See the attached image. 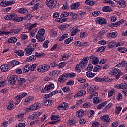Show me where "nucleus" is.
<instances>
[{
    "label": "nucleus",
    "instance_id": "obj_11",
    "mask_svg": "<svg viewBox=\"0 0 127 127\" xmlns=\"http://www.w3.org/2000/svg\"><path fill=\"white\" fill-rule=\"evenodd\" d=\"M67 79H68V74L64 73L59 76L58 81L60 82V83H63L65 82Z\"/></svg>",
    "mask_w": 127,
    "mask_h": 127
},
{
    "label": "nucleus",
    "instance_id": "obj_10",
    "mask_svg": "<svg viewBox=\"0 0 127 127\" xmlns=\"http://www.w3.org/2000/svg\"><path fill=\"white\" fill-rule=\"evenodd\" d=\"M68 107H69V104L67 103H64L60 104L57 107V110H68Z\"/></svg>",
    "mask_w": 127,
    "mask_h": 127
},
{
    "label": "nucleus",
    "instance_id": "obj_56",
    "mask_svg": "<svg viewBox=\"0 0 127 127\" xmlns=\"http://www.w3.org/2000/svg\"><path fill=\"white\" fill-rule=\"evenodd\" d=\"M93 66L92 65V64H90L86 68V71H92V70H93Z\"/></svg>",
    "mask_w": 127,
    "mask_h": 127
},
{
    "label": "nucleus",
    "instance_id": "obj_5",
    "mask_svg": "<svg viewBox=\"0 0 127 127\" xmlns=\"http://www.w3.org/2000/svg\"><path fill=\"white\" fill-rule=\"evenodd\" d=\"M88 61H89V57H84L82 60V62H80L79 64V66H80L82 69H84L87 64H88Z\"/></svg>",
    "mask_w": 127,
    "mask_h": 127
},
{
    "label": "nucleus",
    "instance_id": "obj_32",
    "mask_svg": "<svg viewBox=\"0 0 127 127\" xmlns=\"http://www.w3.org/2000/svg\"><path fill=\"white\" fill-rule=\"evenodd\" d=\"M9 64H12L13 67H15V66H17V65H19L20 64V62L18 61H16L15 60H13L11 62L9 63Z\"/></svg>",
    "mask_w": 127,
    "mask_h": 127
},
{
    "label": "nucleus",
    "instance_id": "obj_63",
    "mask_svg": "<svg viewBox=\"0 0 127 127\" xmlns=\"http://www.w3.org/2000/svg\"><path fill=\"white\" fill-rule=\"evenodd\" d=\"M121 64L122 65V67H125L127 65V63L126 61H123L121 62Z\"/></svg>",
    "mask_w": 127,
    "mask_h": 127
},
{
    "label": "nucleus",
    "instance_id": "obj_20",
    "mask_svg": "<svg viewBox=\"0 0 127 127\" xmlns=\"http://www.w3.org/2000/svg\"><path fill=\"white\" fill-rule=\"evenodd\" d=\"M14 52L17 54V55H18V56L21 57L24 55V51L21 50H16L14 51Z\"/></svg>",
    "mask_w": 127,
    "mask_h": 127
},
{
    "label": "nucleus",
    "instance_id": "obj_25",
    "mask_svg": "<svg viewBox=\"0 0 127 127\" xmlns=\"http://www.w3.org/2000/svg\"><path fill=\"white\" fill-rule=\"evenodd\" d=\"M30 71V66L29 64L26 65L25 67L23 68V73H28Z\"/></svg>",
    "mask_w": 127,
    "mask_h": 127
},
{
    "label": "nucleus",
    "instance_id": "obj_33",
    "mask_svg": "<svg viewBox=\"0 0 127 127\" xmlns=\"http://www.w3.org/2000/svg\"><path fill=\"white\" fill-rule=\"evenodd\" d=\"M31 17H32V15L29 14V15H27L25 17H19V18H21V19H22L21 21H22V20H25V19H28L27 18H29V19H30Z\"/></svg>",
    "mask_w": 127,
    "mask_h": 127
},
{
    "label": "nucleus",
    "instance_id": "obj_17",
    "mask_svg": "<svg viewBox=\"0 0 127 127\" xmlns=\"http://www.w3.org/2000/svg\"><path fill=\"white\" fill-rule=\"evenodd\" d=\"M22 30L21 28H18L17 29H12L11 30L10 33L12 35H14V34H17L18 32H20Z\"/></svg>",
    "mask_w": 127,
    "mask_h": 127
},
{
    "label": "nucleus",
    "instance_id": "obj_45",
    "mask_svg": "<svg viewBox=\"0 0 127 127\" xmlns=\"http://www.w3.org/2000/svg\"><path fill=\"white\" fill-rule=\"evenodd\" d=\"M101 13H102V12L100 11H95L92 13V15L95 17H97V16H99Z\"/></svg>",
    "mask_w": 127,
    "mask_h": 127
},
{
    "label": "nucleus",
    "instance_id": "obj_12",
    "mask_svg": "<svg viewBox=\"0 0 127 127\" xmlns=\"http://www.w3.org/2000/svg\"><path fill=\"white\" fill-rule=\"evenodd\" d=\"M106 20H106V19H105V18L98 17V18H97V19L96 20V23H98L99 24H100L101 25H102V24L105 25V24H107V23H108V22H107Z\"/></svg>",
    "mask_w": 127,
    "mask_h": 127
},
{
    "label": "nucleus",
    "instance_id": "obj_28",
    "mask_svg": "<svg viewBox=\"0 0 127 127\" xmlns=\"http://www.w3.org/2000/svg\"><path fill=\"white\" fill-rule=\"evenodd\" d=\"M16 41H17V39L14 37H11L8 40V42L9 43H15Z\"/></svg>",
    "mask_w": 127,
    "mask_h": 127
},
{
    "label": "nucleus",
    "instance_id": "obj_9",
    "mask_svg": "<svg viewBox=\"0 0 127 127\" xmlns=\"http://www.w3.org/2000/svg\"><path fill=\"white\" fill-rule=\"evenodd\" d=\"M40 107V104L38 103H35L29 107L28 108L26 109V111L27 112H28V111H34L35 110H37V109H39Z\"/></svg>",
    "mask_w": 127,
    "mask_h": 127
},
{
    "label": "nucleus",
    "instance_id": "obj_44",
    "mask_svg": "<svg viewBox=\"0 0 127 127\" xmlns=\"http://www.w3.org/2000/svg\"><path fill=\"white\" fill-rule=\"evenodd\" d=\"M59 117H60L59 115H52L51 116V120L52 121H56L59 119Z\"/></svg>",
    "mask_w": 127,
    "mask_h": 127
},
{
    "label": "nucleus",
    "instance_id": "obj_41",
    "mask_svg": "<svg viewBox=\"0 0 127 127\" xmlns=\"http://www.w3.org/2000/svg\"><path fill=\"white\" fill-rule=\"evenodd\" d=\"M33 100H34V98L33 97L29 96L25 99V102H26L27 103H30V102L33 101Z\"/></svg>",
    "mask_w": 127,
    "mask_h": 127
},
{
    "label": "nucleus",
    "instance_id": "obj_26",
    "mask_svg": "<svg viewBox=\"0 0 127 127\" xmlns=\"http://www.w3.org/2000/svg\"><path fill=\"white\" fill-rule=\"evenodd\" d=\"M76 124H77V122H76V121L74 120H70L67 122L68 126H70L71 127L73 126H75Z\"/></svg>",
    "mask_w": 127,
    "mask_h": 127
},
{
    "label": "nucleus",
    "instance_id": "obj_60",
    "mask_svg": "<svg viewBox=\"0 0 127 127\" xmlns=\"http://www.w3.org/2000/svg\"><path fill=\"white\" fill-rule=\"evenodd\" d=\"M93 103L98 104V103H100V100H99V98H98V97H94L93 99Z\"/></svg>",
    "mask_w": 127,
    "mask_h": 127
},
{
    "label": "nucleus",
    "instance_id": "obj_42",
    "mask_svg": "<svg viewBox=\"0 0 127 127\" xmlns=\"http://www.w3.org/2000/svg\"><path fill=\"white\" fill-rule=\"evenodd\" d=\"M122 23H124V20H121L120 21H119L117 22L113 23V24L115 26V27H117V26H119V25H121Z\"/></svg>",
    "mask_w": 127,
    "mask_h": 127
},
{
    "label": "nucleus",
    "instance_id": "obj_2",
    "mask_svg": "<svg viewBox=\"0 0 127 127\" xmlns=\"http://www.w3.org/2000/svg\"><path fill=\"white\" fill-rule=\"evenodd\" d=\"M44 33H45V30L44 29H40L36 35V39L38 40L39 42H42L45 40V37L44 36Z\"/></svg>",
    "mask_w": 127,
    "mask_h": 127
},
{
    "label": "nucleus",
    "instance_id": "obj_31",
    "mask_svg": "<svg viewBox=\"0 0 127 127\" xmlns=\"http://www.w3.org/2000/svg\"><path fill=\"white\" fill-rule=\"evenodd\" d=\"M69 16V12H64L61 13L60 17L61 18V19H62L63 17H67Z\"/></svg>",
    "mask_w": 127,
    "mask_h": 127
},
{
    "label": "nucleus",
    "instance_id": "obj_13",
    "mask_svg": "<svg viewBox=\"0 0 127 127\" xmlns=\"http://www.w3.org/2000/svg\"><path fill=\"white\" fill-rule=\"evenodd\" d=\"M54 84L52 83H51L49 85L45 86L44 88L45 92H48L50 91V90L54 89Z\"/></svg>",
    "mask_w": 127,
    "mask_h": 127
},
{
    "label": "nucleus",
    "instance_id": "obj_55",
    "mask_svg": "<svg viewBox=\"0 0 127 127\" xmlns=\"http://www.w3.org/2000/svg\"><path fill=\"white\" fill-rule=\"evenodd\" d=\"M48 43H49V41L46 40L43 43V47L44 48H47L48 47Z\"/></svg>",
    "mask_w": 127,
    "mask_h": 127
},
{
    "label": "nucleus",
    "instance_id": "obj_22",
    "mask_svg": "<svg viewBox=\"0 0 127 127\" xmlns=\"http://www.w3.org/2000/svg\"><path fill=\"white\" fill-rule=\"evenodd\" d=\"M91 62L94 65H97L99 63V59L98 57H94L92 58Z\"/></svg>",
    "mask_w": 127,
    "mask_h": 127
},
{
    "label": "nucleus",
    "instance_id": "obj_49",
    "mask_svg": "<svg viewBox=\"0 0 127 127\" xmlns=\"http://www.w3.org/2000/svg\"><path fill=\"white\" fill-rule=\"evenodd\" d=\"M120 86H121V89H122L123 90H127V83H121Z\"/></svg>",
    "mask_w": 127,
    "mask_h": 127
},
{
    "label": "nucleus",
    "instance_id": "obj_43",
    "mask_svg": "<svg viewBox=\"0 0 127 127\" xmlns=\"http://www.w3.org/2000/svg\"><path fill=\"white\" fill-rule=\"evenodd\" d=\"M116 45L115 42H112L108 43V48H114V47Z\"/></svg>",
    "mask_w": 127,
    "mask_h": 127
},
{
    "label": "nucleus",
    "instance_id": "obj_58",
    "mask_svg": "<svg viewBox=\"0 0 127 127\" xmlns=\"http://www.w3.org/2000/svg\"><path fill=\"white\" fill-rule=\"evenodd\" d=\"M8 110H13L14 109V105L13 104H10L7 107Z\"/></svg>",
    "mask_w": 127,
    "mask_h": 127
},
{
    "label": "nucleus",
    "instance_id": "obj_18",
    "mask_svg": "<svg viewBox=\"0 0 127 127\" xmlns=\"http://www.w3.org/2000/svg\"><path fill=\"white\" fill-rule=\"evenodd\" d=\"M18 12H19V13H21V14H27V13H28V10H27V9H26L24 8H20L18 10Z\"/></svg>",
    "mask_w": 127,
    "mask_h": 127
},
{
    "label": "nucleus",
    "instance_id": "obj_6",
    "mask_svg": "<svg viewBox=\"0 0 127 127\" xmlns=\"http://www.w3.org/2000/svg\"><path fill=\"white\" fill-rule=\"evenodd\" d=\"M15 3V1L12 0L9 1H4L2 0H0V5L3 7H5L6 6H9V5H12Z\"/></svg>",
    "mask_w": 127,
    "mask_h": 127
},
{
    "label": "nucleus",
    "instance_id": "obj_29",
    "mask_svg": "<svg viewBox=\"0 0 127 127\" xmlns=\"http://www.w3.org/2000/svg\"><path fill=\"white\" fill-rule=\"evenodd\" d=\"M107 103H108V102L104 101L102 103L97 105V108L98 110H100V109H102V108H104V107H105V106H106V105H107Z\"/></svg>",
    "mask_w": 127,
    "mask_h": 127
},
{
    "label": "nucleus",
    "instance_id": "obj_64",
    "mask_svg": "<svg viewBox=\"0 0 127 127\" xmlns=\"http://www.w3.org/2000/svg\"><path fill=\"white\" fill-rule=\"evenodd\" d=\"M21 39H22V40H25V39H27V35H26V34H22L21 35Z\"/></svg>",
    "mask_w": 127,
    "mask_h": 127
},
{
    "label": "nucleus",
    "instance_id": "obj_4",
    "mask_svg": "<svg viewBox=\"0 0 127 127\" xmlns=\"http://www.w3.org/2000/svg\"><path fill=\"white\" fill-rule=\"evenodd\" d=\"M35 47H36L35 44H30L25 49L26 55H30V54L34 51V48H35Z\"/></svg>",
    "mask_w": 127,
    "mask_h": 127
},
{
    "label": "nucleus",
    "instance_id": "obj_53",
    "mask_svg": "<svg viewBox=\"0 0 127 127\" xmlns=\"http://www.w3.org/2000/svg\"><path fill=\"white\" fill-rule=\"evenodd\" d=\"M58 68H63V67H65V62H63L59 64L58 65Z\"/></svg>",
    "mask_w": 127,
    "mask_h": 127
},
{
    "label": "nucleus",
    "instance_id": "obj_46",
    "mask_svg": "<svg viewBox=\"0 0 127 127\" xmlns=\"http://www.w3.org/2000/svg\"><path fill=\"white\" fill-rule=\"evenodd\" d=\"M51 103H52V101L51 100L47 99L44 101V104L45 106H50L51 105Z\"/></svg>",
    "mask_w": 127,
    "mask_h": 127
},
{
    "label": "nucleus",
    "instance_id": "obj_57",
    "mask_svg": "<svg viewBox=\"0 0 127 127\" xmlns=\"http://www.w3.org/2000/svg\"><path fill=\"white\" fill-rule=\"evenodd\" d=\"M75 70L77 73H80L81 68H80V64H77L76 67L75 68Z\"/></svg>",
    "mask_w": 127,
    "mask_h": 127
},
{
    "label": "nucleus",
    "instance_id": "obj_3",
    "mask_svg": "<svg viewBox=\"0 0 127 127\" xmlns=\"http://www.w3.org/2000/svg\"><path fill=\"white\" fill-rule=\"evenodd\" d=\"M46 4L49 8L53 9L56 7L57 4V1L56 0H46Z\"/></svg>",
    "mask_w": 127,
    "mask_h": 127
},
{
    "label": "nucleus",
    "instance_id": "obj_54",
    "mask_svg": "<svg viewBox=\"0 0 127 127\" xmlns=\"http://www.w3.org/2000/svg\"><path fill=\"white\" fill-rule=\"evenodd\" d=\"M69 58V56L68 54H64L63 55L62 58V60H66Z\"/></svg>",
    "mask_w": 127,
    "mask_h": 127
},
{
    "label": "nucleus",
    "instance_id": "obj_37",
    "mask_svg": "<svg viewBox=\"0 0 127 127\" xmlns=\"http://www.w3.org/2000/svg\"><path fill=\"white\" fill-rule=\"evenodd\" d=\"M107 46H101L99 47L96 51V52H104V50L106 49Z\"/></svg>",
    "mask_w": 127,
    "mask_h": 127
},
{
    "label": "nucleus",
    "instance_id": "obj_48",
    "mask_svg": "<svg viewBox=\"0 0 127 127\" xmlns=\"http://www.w3.org/2000/svg\"><path fill=\"white\" fill-rule=\"evenodd\" d=\"M120 72V69L118 68H115L111 71V74H113V75H116V74H118V73Z\"/></svg>",
    "mask_w": 127,
    "mask_h": 127
},
{
    "label": "nucleus",
    "instance_id": "obj_50",
    "mask_svg": "<svg viewBox=\"0 0 127 127\" xmlns=\"http://www.w3.org/2000/svg\"><path fill=\"white\" fill-rule=\"evenodd\" d=\"M122 110V107L119 106V107H116L115 109V113L116 114H117L119 115L120 114V112Z\"/></svg>",
    "mask_w": 127,
    "mask_h": 127
},
{
    "label": "nucleus",
    "instance_id": "obj_1",
    "mask_svg": "<svg viewBox=\"0 0 127 127\" xmlns=\"http://www.w3.org/2000/svg\"><path fill=\"white\" fill-rule=\"evenodd\" d=\"M4 19L5 20H13V21H15V22H20L22 20L21 18H19V17L17 16V14L15 13L7 15L5 16Z\"/></svg>",
    "mask_w": 127,
    "mask_h": 127
},
{
    "label": "nucleus",
    "instance_id": "obj_34",
    "mask_svg": "<svg viewBox=\"0 0 127 127\" xmlns=\"http://www.w3.org/2000/svg\"><path fill=\"white\" fill-rule=\"evenodd\" d=\"M67 37H69V34H64L60 38V39H59V41H62V40H64L65 38H67Z\"/></svg>",
    "mask_w": 127,
    "mask_h": 127
},
{
    "label": "nucleus",
    "instance_id": "obj_21",
    "mask_svg": "<svg viewBox=\"0 0 127 127\" xmlns=\"http://www.w3.org/2000/svg\"><path fill=\"white\" fill-rule=\"evenodd\" d=\"M116 2L121 6H123V7L126 6V2L124 0H116Z\"/></svg>",
    "mask_w": 127,
    "mask_h": 127
},
{
    "label": "nucleus",
    "instance_id": "obj_8",
    "mask_svg": "<svg viewBox=\"0 0 127 127\" xmlns=\"http://www.w3.org/2000/svg\"><path fill=\"white\" fill-rule=\"evenodd\" d=\"M26 82V80L24 78H20L18 80L17 85L16 86V88H20V89H22L24 87V83Z\"/></svg>",
    "mask_w": 127,
    "mask_h": 127
},
{
    "label": "nucleus",
    "instance_id": "obj_27",
    "mask_svg": "<svg viewBox=\"0 0 127 127\" xmlns=\"http://www.w3.org/2000/svg\"><path fill=\"white\" fill-rule=\"evenodd\" d=\"M86 75L87 77H88V78H94V77H95V76H96V74L93 73L91 71L87 72L86 73Z\"/></svg>",
    "mask_w": 127,
    "mask_h": 127
},
{
    "label": "nucleus",
    "instance_id": "obj_15",
    "mask_svg": "<svg viewBox=\"0 0 127 127\" xmlns=\"http://www.w3.org/2000/svg\"><path fill=\"white\" fill-rule=\"evenodd\" d=\"M0 69L2 72H7V71H8V70L9 69V67L8 66V65H7V64H5L1 66Z\"/></svg>",
    "mask_w": 127,
    "mask_h": 127
},
{
    "label": "nucleus",
    "instance_id": "obj_19",
    "mask_svg": "<svg viewBox=\"0 0 127 127\" xmlns=\"http://www.w3.org/2000/svg\"><path fill=\"white\" fill-rule=\"evenodd\" d=\"M80 5H81V3H80V2L73 3L71 5V9H77Z\"/></svg>",
    "mask_w": 127,
    "mask_h": 127
},
{
    "label": "nucleus",
    "instance_id": "obj_52",
    "mask_svg": "<svg viewBox=\"0 0 127 127\" xmlns=\"http://www.w3.org/2000/svg\"><path fill=\"white\" fill-rule=\"evenodd\" d=\"M77 76L75 73L71 72L69 74H67V77H70V78H75Z\"/></svg>",
    "mask_w": 127,
    "mask_h": 127
},
{
    "label": "nucleus",
    "instance_id": "obj_40",
    "mask_svg": "<svg viewBox=\"0 0 127 127\" xmlns=\"http://www.w3.org/2000/svg\"><path fill=\"white\" fill-rule=\"evenodd\" d=\"M50 34L53 37H56L57 36V32L53 29L50 30Z\"/></svg>",
    "mask_w": 127,
    "mask_h": 127
},
{
    "label": "nucleus",
    "instance_id": "obj_16",
    "mask_svg": "<svg viewBox=\"0 0 127 127\" xmlns=\"http://www.w3.org/2000/svg\"><path fill=\"white\" fill-rule=\"evenodd\" d=\"M86 94V91L84 90H81L79 91L77 94L74 95V98H78V97H82Z\"/></svg>",
    "mask_w": 127,
    "mask_h": 127
},
{
    "label": "nucleus",
    "instance_id": "obj_62",
    "mask_svg": "<svg viewBox=\"0 0 127 127\" xmlns=\"http://www.w3.org/2000/svg\"><path fill=\"white\" fill-rule=\"evenodd\" d=\"M99 126H100V123L98 122H95L92 124V127H99Z\"/></svg>",
    "mask_w": 127,
    "mask_h": 127
},
{
    "label": "nucleus",
    "instance_id": "obj_30",
    "mask_svg": "<svg viewBox=\"0 0 127 127\" xmlns=\"http://www.w3.org/2000/svg\"><path fill=\"white\" fill-rule=\"evenodd\" d=\"M84 111L83 110H80L79 111H77L76 113V117H82V116L84 115Z\"/></svg>",
    "mask_w": 127,
    "mask_h": 127
},
{
    "label": "nucleus",
    "instance_id": "obj_47",
    "mask_svg": "<svg viewBox=\"0 0 127 127\" xmlns=\"http://www.w3.org/2000/svg\"><path fill=\"white\" fill-rule=\"evenodd\" d=\"M73 37L69 38L64 41V43L65 44H69V43H71V42H72V40H73Z\"/></svg>",
    "mask_w": 127,
    "mask_h": 127
},
{
    "label": "nucleus",
    "instance_id": "obj_39",
    "mask_svg": "<svg viewBox=\"0 0 127 127\" xmlns=\"http://www.w3.org/2000/svg\"><path fill=\"white\" fill-rule=\"evenodd\" d=\"M37 65H38L37 64H34L31 66H30V71H31V72H33V71H34V70L36 69V67H37Z\"/></svg>",
    "mask_w": 127,
    "mask_h": 127
},
{
    "label": "nucleus",
    "instance_id": "obj_7",
    "mask_svg": "<svg viewBox=\"0 0 127 127\" xmlns=\"http://www.w3.org/2000/svg\"><path fill=\"white\" fill-rule=\"evenodd\" d=\"M17 79H18V76L17 75H13L11 76L9 80V84L11 86H14L15 83H16V81H17Z\"/></svg>",
    "mask_w": 127,
    "mask_h": 127
},
{
    "label": "nucleus",
    "instance_id": "obj_61",
    "mask_svg": "<svg viewBox=\"0 0 127 127\" xmlns=\"http://www.w3.org/2000/svg\"><path fill=\"white\" fill-rule=\"evenodd\" d=\"M28 118L30 121H31V120H35L36 119V117L34 114L30 115V116H29Z\"/></svg>",
    "mask_w": 127,
    "mask_h": 127
},
{
    "label": "nucleus",
    "instance_id": "obj_24",
    "mask_svg": "<svg viewBox=\"0 0 127 127\" xmlns=\"http://www.w3.org/2000/svg\"><path fill=\"white\" fill-rule=\"evenodd\" d=\"M103 11L104 12H111L112 11V9L109 6H104L102 9Z\"/></svg>",
    "mask_w": 127,
    "mask_h": 127
},
{
    "label": "nucleus",
    "instance_id": "obj_35",
    "mask_svg": "<svg viewBox=\"0 0 127 127\" xmlns=\"http://www.w3.org/2000/svg\"><path fill=\"white\" fill-rule=\"evenodd\" d=\"M102 70V67L99 65H95L93 68V72H96Z\"/></svg>",
    "mask_w": 127,
    "mask_h": 127
},
{
    "label": "nucleus",
    "instance_id": "obj_59",
    "mask_svg": "<svg viewBox=\"0 0 127 127\" xmlns=\"http://www.w3.org/2000/svg\"><path fill=\"white\" fill-rule=\"evenodd\" d=\"M37 31V29H34V31H32V32L30 33V37H33L35 34V32Z\"/></svg>",
    "mask_w": 127,
    "mask_h": 127
},
{
    "label": "nucleus",
    "instance_id": "obj_23",
    "mask_svg": "<svg viewBox=\"0 0 127 127\" xmlns=\"http://www.w3.org/2000/svg\"><path fill=\"white\" fill-rule=\"evenodd\" d=\"M127 48L125 47H119L117 48V51H119V52H121V53H125V52H127Z\"/></svg>",
    "mask_w": 127,
    "mask_h": 127
},
{
    "label": "nucleus",
    "instance_id": "obj_36",
    "mask_svg": "<svg viewBox=\"0 0 127 127\" xmlns=\"http://www.w3.org/2000/svg\"><path fill=\"white\" fill-rule=\"evenodd\" d=\"M21 97L19 95H17L15 98V99L16 100L15 105H18L19 103H20V101L21 100Z\"/></svg>",
    "mask_w": 127,
    "mask_h": 127
},
{
    "label": "nucleus",
    "instance_id": "obj_51",
    "mask_svg": "<svg viewBox=\"0 0 127 127\" xmlns=\"http://www.w3.org/2000/svg\"><path fill=\"white\" fill-rule=\"evenodd\" d=\"M115 94V89H111L110 92H108V97H112V96Z\"/></svg>",
    "mask_w": 127,
    "mask_h": 127
},
{
    "label": "nucleus",
    "instance_id": "obj_38",
    "mask_svg": "<svg viewBox=\"0 0 127 127\" xmlns=\"http://www.w3.org/2000/svg\"><path fill=\"white\" fill-rule=\"evenodd\" d=\"M86 4H87L88 5H90V6H92L93 5H95V2L92 1L90 0H86L85 1Z\"/></svg>",
    "mask_w": 127,
    "mask_h": 127
},
{
    "label": "nucleus",
    "instance_id": "obj_14",
    "mask_svg": "<svg viewBox=\"0 0 127 127\" xmlns=\"http://www.w3.org/2000/svg\"><path fill=\"white\" fill-rule=\"evenodd\" d=\"M100 119L102 122H104L105 123H108L110 121V118H109V115H105L100 117Z\"/></svg>",
    "mask_w": 127,
    "mask_h": 127
}]
</instances>
